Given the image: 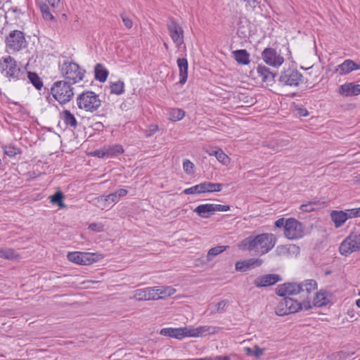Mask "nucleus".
Instances as JSON below:
<instances>
[{"label": "nucleus", "mask_w": 360, "mask_h": 360, "mask_svg": "<svg viewBox=\"0 0 360 360\" xmlns=\"http://www.w3.org/2000/svg\"><path fill=\"white\" fill-rule=\"evenodd\" d=\"M276 242L277 239L273 233H264L245 238L238 243V247L241 250L254 251L263 255L272 250Z\"/></svg>", "instance_id": "obj_1"}, {"label": "nucleus", "mask_w": 360, "mask_h": 360, "mask_svg": "<svg viewBox=\"0 0 360 360\" xmlns=\"http://www.w3.org/2000/svg\"><path fill=\"white\" fill-rule=\"evenodd\" d=\"M1 74L9 81L25 79L27 70L20 68L17 61L11 56H6L0 61Z\"/></svg>", "instance_id": "obj_2"}, {"label": "nucleus", "mask_w": 360, "mask_h": 360, "mask_svg": "<svg viewBox=\"0 0 360 360\" xmlns=\"http://www.w3.org/2000/svg\"><path fill=\"white\" fill-rule=\"evenodd\" d=\"M59 70L67 82L71 84H76L82 81L85 74L84 70L68 58L59 63Z\"/></svg>", "instance_id": "obj_3"}, {"label": "nucleus", "mask_w": 360, "mask_h": 360, "mask_svg": "<svg viewBox=\"0 0 360 360\" xmlns=\"http://www.w3.org/2000/svg\"><path fill=\"white\" fill-rule=\"evenodd\" d=\"M278 228L283 227L284 236L289 240H297L304 236V228L301 222L294 218L278 219L275 221Z\"/></svg>", "instance_id": "obj_4"}, {"label": "nucleus", "mask_w": 360, "mask_h": 360, "mask_svg": "<svg viewBox=\"0 0 360 360\" xmlns=\"http://www.w3.org/2000/svg\"><path fill=\"white\" fill-rule=\"evenodd\" d=\"M311 309L309 301L298 302L289 297H283L276 307V313L278 316H284L295 313L300 310Z\"/></svg>", "instance_id": "obj_5"}, {"label": "nucleus", "mask_w": 360, "mask_h": 360, "mask_svg": "<svg viewBox=\"0 0 360 360\" xmlns=\"http://www.w3.org/2000/svg\"><path fill=\"white\" fill-rule=\"evenodd\" d=\"M71 83L60 80L55 82L51 87V94L60 104H66L73 98L74 91Z\"/></svg>", "instance_id": "obj_6"}, {"label": "nucleus", "mask_w": 360, "mask_h": 360, "mask_svg": "<svg viewBox=\"0 0 360 360\" xmlns=\"http://www.w3.org/2000/svg\"><path fill=\"white\" fill-rule=\"evenodd\" d=\"M76 103L80 110L89 112H94L101 105L99 96L92 91H84L79 94Z\"/></svg>", "instance_id": "obj_7"}, {"label": "nucleus", "mask_w": 360, "mask_h": 360, "mask_svg": "<svg viewBox=\"0 0 360 360\" xmlns=\"http://www.w3.org/2000/svg\"><path fill=\"white\" fill-rule=\"evenodd\" d=\"M360 250V234L351 233L340 245L339 252L343 256Z\"/></svg>", "instance_id": "obj_8"}, {"label": "nucleus", "mask_w": 360, "mask_h": 360, "mask_svg": "<svg viewBox=\"0 0 360 360\" xmlns=\"http://www.w3.org/2000/svg\"><path fill=\"white\" fill-rule=\"evenodd\" d=\"M6 49L12 51H19L26 47L25 34L20 30L11 31L5 40Z\"/></svg>", "instance_id": "obj_9"}, {"label": "nucleus", "mask_w": 360, "mask_h": 360, "mask_svg": "<svg viewBox=\"0 0 360 360\" xmlns=\"http://www.w3.org/2000/svg\"><path fill=\"white\" fill-rule=\"evenodd\" d=\"M68 259L79 265H89L101 259V255L91 252H74L68 253Z\"/></svg>", "instance_id": "obj_10"}, {"label": "nucleus", "mask_w": 360, "mask_h": 360, "mask_svg": "<svg viewBox=\"0 0 360 360\" xmlns=\"http://www.w3.org/2000/svg\"><path fill=\"white\" fill-rule=\"evenodd\" d=\"M302 78L298 70L289 68L281 72L278 82L282 86H297L302 83Z\"/></svg>", "instance_id": "obj_11"}, {"label": "nucleus", "mask_w": 360, "mask_h": 360, "mask_svg": "<svg viewBox=\"0 0 360 360\" xmlns=\"http://www.w3.org/2000/svg\"><path fill=\"white\" fill-rule=\"evenodd\" d=\"M167 27L169 36L177 47L184 44V30L178 22L173 18L167 21Z\"/></svg>", "instance_id": "obj_12"}, {"label": "nucleus", "mask_w": 360, "mask_h": 360, "mask_svg": "<svg viewBox=\"0 0 360 360\" xmlns=\"http://www.w3.org/2000/svg\"><path fill=\"white\" fill-rule=\"evenodd\" d=\"M222 189L221 184H214L205 181L184 191L187 195L198 194L207 192H219Z\"/></svg>", "instance_id": "obj_13"}, {"label": "nucleus", "mask_w": 360, "mask_h": 360, "mask_svg": "<svg viewBox=\"0 0 360 360\" xmlns=\"http://www.w3.org/2000/svg\"><path fill=\"white\" fill-rule=\"evenodd\" d=\"M262 58L267 65L275 68L280 67L284 61L280 53L273 48L264 49L262 53Z\"/></svg>", "instance_id": "obj_14"}, {"label": "nucleus", "mask_w": 360, "mask_h": 360, "mask_svg": "<svg viewBox=\"0 0 360 360\" xmlns=\"http://www.w3.org/2000/svg\"><path fill=\"white\" fill-rule=\"evenodd\" d=\"M158 287H148L137 289L133 292V298L138 301L157 300H158Z\"/></svg>", "instance_id": "obj_15"}, {"label": "nucleus", "mask_w": 360, "mask_h": 360, "mask_svg": "<svg viewBox=\"0 0 360 360\" xmlns=\"http://www.w3.org/2000/svg\"><path fill=\"white\" fill-rule=\"evenodd\" d=\"M221 328L213 326H200L196 328L188 327V337L202 338L208 335H213L218 333Z\"/></svg>", "instance_id": "obj_16"}, {"label": "nucleus", "mask_w": 360, "mask_h": 360, "mask_svg": "<svg viewBox=\"0 0 360 360\" xmlns=\"http://www.w3.org/2000/svg\"><path fill=\"white\" fill-rule=\"evenodd\" d=\"M276 294L280 297H285L290 295H297L302 292V287L300 283H285L279 285L276 288Z\"/></svg>", "instance_id": "obj_17"}, {"label": "nucleus", "mask_w": 360, "mask_h": 360, "mask_svg": "<svg viewBox=\"0 0 360 360\" xmlns=\"http://www.w3.org/2000/svg\"><path fill=\"white\" fill-rule=\"evenodd\" d=\"M300 253V248L294 244L279 245L274 254L277 257H291Z\"/></svg>", "instance_id": "obj_18"}, {"label": "nucleus", "mask_w": 360, "mask_h": 360, "mask_svg": "<svg viewBox=\"0 0 360 360\" xmlns=\"http://www.w3.org/2000/svg\"><path fill=\"white\" fill-rule=\"evenodd\" d=\"M282 280L278 274H271L260 276L254 281V284L257 288L273 285Z\"/></svg>", "instance_id": "obj_19"}, {"label": "nucleus", "mask_w": 360, "mask_h": 360, "mask_svg": "<svg viewBox=\"0 0 360 360\" xmlns=\"http://www.w3.org/2000/svg\"><path fill=\"white\" fill-rule=\"evenodd\" d=\"M160 334L178 340L188 337V327L183 328H165L160 330Z\"/></svg>", "instance_id": "obj_20"}, {"label": "nucleus", "mask_w": 360, "mask_h": 360, "mask_svg": "<svg viewBox=\"0 0 360 360\" xmlns=\"http://www.w3.org/2000/svg\"><path fill=\"white\" fill-rule=\"evenodd\" d=\"M257 77L266 85H271L274 82L275 75L264 65H258L256 68Z\"/></svg>", "instance_id": "obj_21"}, {"label": "nucleus", "mask_w": 360, "mask_h": 360, "mask_svg": "<svg viewBox=\"0 0 360 360\" xmlns=\"http://www.w3.org/2000/svg\"><path fill=\"white\" fill-rule=\"evenodd\" d=\"M338 93L343 96H354L360 94V84L345 83L339 86Z\"/></svg>", "instance_id": "obj_22"}, {"label": "nucleus", "mask_w": 360, "mask_h": 360, "mask_svg": "<svg viewBox=\"0 0 360 360\" xmlns=\"http://www.w3.org/2000/svg\"><path fill=\"white\" fill-rule=\"evenodd\" d=\"M360 70V64H357L352 60L347 59L342 63L339 65L336 70L340 75H347L353 70Z\"/></svg>", "instance_id": "obj_23"}, {"label": "nucleus", "mask_w": 360, "mask_h": 360, "mask_svg": "<svg viewBox=\"0 0 360 360\" xmlns=\"http://www.w3.org/2000/svg\"><path fill=\"white\" fill-rule=\"evenodd\" d=\"M177 65L179 69V83L184 84L186 82L188 78V60L185 58L177 59Z\"/></svg>", "instance_id": "obj_24"}, {"label": "nucleus", "mask_w": 360, "mask_h": 360, "mask_svg": "<svg viewBox=\"0 0 360 360\" xmlns=\"http://www.w3.org/2000/svg\"><path fill=\"white\" fill-rule=\"evenodd\" d=\"M60 118L67 127L76 129L78 125L77 120L75 115L68 110H65L60 113Z\"/></svg>", "instance_id": "obj_25"}, {"label": "nucleus", "mask_w": 360, "mask_h": 360, "mask_svg": "<svg viewBox=\"0 0 360 360\" xmlns=\"http://www.w3.org/2000/svg\"><path fill=\"white\" fill-rule=\"evenodd\" d=\"M330 218L335 228L342 226L347 221L346 215L342 210H333L330 212Z\"/></svg>", "instance_id": "obj_26"}, {"label": "nucleus", "mask_w": 360, "mask_h": 360, "mask_svg": "<svg viewBox=\"0 0 360 360\" xmlns=\"http://www.w3.org/2000/svg\"><path fill=\"white\" fill-rule=\"evenodd\" d=\"M194 212L202 218H208L214 212L213 204H202L197 206Z\"/></svg>", "instance_id": "obj_27"}, {"label": "nucleus", "mask_w": 360, "mask_h": 360, "mask_svg": "<svg viewBox=\"0 0 360 360\" xmlns=\"http://www.w3.org/2000/svg\"><path fill=\"white\" fill-rule=\"evenodd\" d=\"M234 59L240 64L248 65L250 63V55L245 49L232 52Z\"/></svg>", "instance_id": "obj_28"}, {"label": "nucleus", "mask_w": 360, "mask_h": 360, "mask_svg": "<svg viewBox=\"0 0 360 360\" xmlns=\"http://www.w3.org/2000/svg\"><path fill=\"white\" fill-rule=\"evenodd\" d=\"M95 78L100 82H104L108 76V70L101 64L98 63L94 68Z\"/></svg>", "instance_id": "obj_29"}, {"label": "nucleus", "mask_w": 360, "mask_h": 360, "mask_svg": "<svg viewBox=\"0 0 360 360\" xmlns=\"http://www.w3.org/2000/svg\"><path fill=\"white\" fill-rule=\"evenodd\" d=\"M300 286L302 287V292H306L307 294H310L317 288V283L314 279H307L300 283Z\"/></svg>", "instance_id": "obj_30"}, {"label": "nucleus", "mask_w": 360, "mask_h": 360, "mask_svg": "<svg viewBox=\"0 0 360 360\" xmlns=\"http://www.w3.org/2000/svg\"><path fill=\"white\" fill-rule=\"evenodd\" d=\"M106 150L107 158L116 157L124 153V150L121 145L115 144L113 146H105Z\"/></svg>", "instance_id": "obj_31"}, {"label": "nucleus", "mask_w": 360, "mask_h": 360, "mask_svg": "<svg viewBox=\"0 0 360 360\" xmlns=\"http://www.w3.org/2000/svg\"><path fill=\"white\" fill-rule=\"evenodd\" d=\"M30 82L37 89L40 90L43 86V82L41 78L35 72H27V75Z\"/></svg>", "instance_id": "obj_32"}, {"label": "nucleus", "mask_w": 360, "mask_h": 360, "mask_svg": "<svg viewBox=\"0 0 360 360\" xmlns=\"http://www.w3.org/2000/svg\"><path fill=\"white\" fill-rule=\"evenodd\" d=\"M18 257L15 250L10 248H0V258L12 260Z\"/></svg>", "instance_id": "obj_33"}, {"label": "nucleus", "mask_w": 360, "mask_h": 360, "mask_svg": "<svg viewBox=\"0 0 360 360\" xmlns=\"http://www.w3.org/2000/svg\"><path fill=\"white\" fill-rule=\"evenodd\" d=\"M96 200L98 202L103 203L104 206H105L106 204L115 203L119 201L117 195H116L115 192L108 195L100 196Z\"/></svg>", "instance_id": "obj_34"}, {"label": "nucleus", "mask_w": 360, "mask_h": 360, "mask_svg": "<svg viewBox=\"0 0 360 360\" xmlns=\"http://www.w3.org/2000/svg\"><path fill=\"white\" fill-rule=\"evenodd\" d=\"M328 302V299L326 295V292L323 291H319L316 292L314 298V304L316 307H323L327 304Z\"/></svg>", "instance_id": "obj_35"}, {"label": "nucleus", "mask_w": 360, "mask_h": 360, "mask_svg": "<svg viewBox=\"0 0 360 360\" xmlns=\"http://www.w3.org/2000/svg\"><path fill=\"white\" fill-rule=\"evenodd\" d=\"M110 89L111 94L121 95L124 91V84L120 80L111 82L110 84Z\"/></svg>", "instance_id": "obj_36"}, {"label": "nucleus", "mask_w": 360, "mask_h": 360, "mask_svg": "<svg viewBox=\"0 0 360 360\" xmlns=\"http://www.w3.org/2000/svg\"><path fill=\"white\" fill-rule=\"evenodd\" d=\"M158 291V300L162 299L165 297L171 296L174 294L176 290L170 286H157Z\"/></svg>", "instance_id": "obj_37"}, {"label": "nucleus", "mask_w": 360, "mask_h": 360, "mask_svg": "<svg viewBox=\"0 0 360 360\" xmlns=\"http://www.w3.org/2000/svg\"><path fill=\"white\" fill-rule=\"evenodd\" d=\"M63 198L64 195L60 191H57L53 195L49 196L50 201L53 204H56L60 208L66 207V205L63 202Z\"/></svg>", "instance_id": "obj_38"}, {"label": "nucleus", "mask_w": 360, "mask_h": 360, "mask_svg": "<svg viewBox=\"0 0 360 360\" xmlns=\"http://www.w3.org/2000/svg\"><path fill=\"white\" fill-rule=\"evenodd\" d=\"M229 246L219 245L210 249L207 255V260L211 261L214 257L225 251Z\"/></svg>", "instance_id": "obj_39"}, {"label": "nucleus", "mask_w": 360, "mask_h": 360, "mask_svg": "<svg viewBox=\"0 0 360 360\" xmlns=\"http://www.w3.org/2000/svg\"><path fill=\"white\" fill-rule=\"evenodd\" d=\"M185 116V112L180 108L171 109L169 112V119L172 122L182 120Z\"/></svg>", "instance_id": "obj_40"}, {"label": "nucleus", "mask_w": 360, "mask_h": 360, "mask_svg": "<svg viewBox=\"0 0 360 360\" xmlns=\"http://www.w3.org/2000/svg\"><path fill=\"white\" fill-rule=\"evenodd\" d=\"M40 11L41 12L42 16L46 20H51L53 18V16L50 12L49 8L48 5L44 3H41L39 4Z\"/></svg>", "instance_id": "obj_41"}, {"label": "nucleus", "mask_w": 360, "mask_h": 360, "mask_svg": "<svg viewBox=\"0 0 360 360\" xmlns=\"http://www.w3.org/2000/svg\"><path fill=\"white\" fill-rule=\"evenodd\" d=\"M346 215L347 220L348 219L355 218L360 217V207L359 208H353V209H347L343 211Z\"/></svg>", "instance_id": "obj_42"}, {"label": "nucleus", "mask_w": 360, "mask_h": 360, "mask_svg": "<svg viewBox=\"0 0 360 360\" xmlns=\"http://www.w3.org/2000/svg\"><path fill=\"white\" fill-rule=\"evenodd\" d=\"M4 150V153L8 157H14L20 153L19 149L13 146H6Z\"/></svg>", "instance_id": "obj_43"}, {"label": "nucleus", "mask_w": 360, "mask_h": 360, "mask_svg": "<svg viewBox=\"0 0 360 360\" xmlns=\"http://www.w3.org/2000/svg\"><path fill=\"white\" fill-rule=\"evenodd\" d=\"M216 158L219 162L222 163L224 165H227L229 163V158L227 156L226 154L224 153L222 150L218 151V153H217Z\"/></svg>", "instance_id": "obj_44"}, {"label": "nucleus", "mask_w": 360, "mask_h": 360, "mask_svg": "<svg viewBox=\"0 0 360 360\" xmlns=\"http://www.w3.org/2000/svg\"><path fill=\"white\" fill-rule=\"evenodd\" d=\"M227 300H221L219 302H218L217 304H216V309H213L212 311V314H214V313H222L225 311V309H226V307L227 305Z\"/></svg>", "instance_id": "obj_45"}, {"label": "nucleus", "mask_w": 360, "mask_h": 360, "mask_svg": "<svg viewBox=\"0 0 360 360\" xmlns=\"http://www.w3.org/2000/svg\"><path fill=\"white\" fill-rule=\"evenodd\" d=\"M120 18H121L124 26L127 29H131L133 27L132 20L125 13H120Z\"/></svg>", "instance_id": "obj_46"}, {"label": "nucleus", "mask_w": 360, "mask_h": 360, "mask_svg": "<svg viewBox=\"0 0 360 360\" xmlns=\"http://www.w3.org/2000/svg\"><path fill=\"white\" fill-rule=\"evenodd\" d=\"M193 167L194 165L189 160H185L183 162V169L184 172L187 174L193 173Z\"/></svg>", "instance_id": "obj_47"}, {"label": "nucleus", "mask_w": 360, "mask_h": 360, "mask_svg": "<svg viewBox=\"0 0 360 360\" xmlns=\"http://www.w3.org/2000/svg\"><path fill=\"white\" fill-rule=\"evenodd\" d=\"M244 263H245V266L247 269H248L250 266L253 265H256L257 266H260L262 263V261L259 259H250L248 260H245Z\"/></svg>", "instance_id": "obj_48"}, {"label": "nucleus", "mask_w": 360, "mask_h": 360, "mask_svg": "<svg viewBox=\"0 0 360 360\" xmlns=\"http://www.w3.org/2000/svg\"><path fill=\"white\" fill-rule=\"evenodd\" d=\"M214 212H226L230 210L229 205L213 204Z\"/></svg>", "instance_id": "obj_49"}, {"label": "nucleus", "mask_w": 360, "mask_h": 360, "mask_svg": "<svg viewBox=\"0 0 360 360\" xmlns=\"http://www.w3.org/2000/svg\"><path fill=\"white\" fill-rule=\"evenodd\" d=\"M300 209L304 212H310L314 210V204L309 202L300 205Z\"/></svg>", "instance_id": "obj_50"}, {"label": "nucleus", "mask_w": 360, "mask_h": 360, "mask_svg": "<svg viewBox=\"0 0 360 360\" xmlns=\"http://www.w3.org/2000/svg\"><path fill=\"white\" fill-rule=\"evenodd\" d=\"M94 155L99 158H107L105 148L103 147L101 149L96 150L94 152Z\"/></svg>", "instance_id": "obj_51"}, {"label": "nucleus", "mask_w": 360, "mask_h": 360, "mask_svg": "<svg viewBox=\"0 0 360 360\" xmlns=\"http://www.w3.org/2000/svg\"><path fill=\"white\" fill-rule=\"evenodd\" d=\"M158 130V127L155 124H151L148 127V129L146 130V136H150L153 134H154Z\"/></svg>", "instance_id": "obj_52"}, {"label": "nucleus", "mask_w": 360, "mask_h": 360, "mask_svg": "<svg viewBox=\"0 0 360 360\" xmlns=\"http://www.w3.org/2000/svg\"><path fill=\"white\" fill-rule=\"evenodd\" d=\"M264 349H261L257 345H255L253 349V356L258 359L264 354Z\"/></svg>", "instance_id": "obj_53"}, {"label": "nucleus", "mask_w": 360, "mask_h": 360, "mask_svg": "<svg viewBox=\"0 0 360 360\" xmlns=\"http://www.w3.org/2000/svg\"><path fill=\"white\" fill-rule=\"evenodd\" d=\"M235 268L237 271H245L248 270L245 266V263H244V261L237 262L235 264Z\"/></svg>", "instance_id": "obj_54"}, {"label": "nucleus", "mask_w": 360, "mask_h": 360, "mask_svg": "<svg viewBox=\"0 0 360 360\" xmlns=\"http://www.w3.org/2000/svg\"><path fill=\"white\" fill-rule=\"evenodd\" d=\"M296 112L300 117H307L309 115L307 110L304 108H297Z\"/></svg>", "instance_id": "obj_55"}, {"label": "nucleus", "mask_w": 360, "mask_h": 360, "mask_svg": "<svg viewBox=\"0 0 360 360\" xmlns=\"http://www.w3.org/2000/svg\"><path fill=\"white\" fill-rule=\"evenodd\" d=\"M115 193L117 195L118 200H120V198L125 196L128 193V191L126 189L121 188L116 191Z\"/></svg>", "instance_id": "obj_56"}, {"label": "nucleus", "mask_w": 360, "mask_h": 360, "mask_svg": "<svg viewBox=\"0 0 360 360\" xmlns=\"http://www.w3.org/2000/svg\"><path fill=\"white\" fill-rule=\"evenodd\" d=\"M221 148H212L210 150H208L207 152L209 154V155L211 156H215L217 157V153H218V151L221 150Z\"/></svg>", "instance_id": "obj_57"}, {"label": "nucleus", "mask_w": 360, "mask_h": 360, "mask_svg": "<svg viewBox=\"0 0 360 360\" xmlns=\"http://www.w3.org/2000/svg\"><path fill=\"white\" fill-rule=\"evenodd\" d=\"M46 1L53 8H58L60 3V0H46Z\"/></svg>", "instance_id": "obj_58"}, {"label": "nucleus", "mask_w": 360, "mask_h": 360, "mask_svg": "<svg viewBox=\"0 0 360 360\" xmlns=\"http://www.w3.org/2000/svg\"><path fill=\"white\" fill-rule=\"evenodd\" d=\"M212 360H231L230 357L229 356H211Z\"/></svg>", "instance_id": "obj_59"}, {"label": "nucleus", "mask_w": 360, "mask_h": 360, "mask_svg": "<svg viewBox=\"0 0 360 360\" xmlns=\"http://www.w3.org/2000/svg\"><path fill=\"white\" fill-rule=\"evenodd\" d=\"M244 352L248 356L253 355V349L250 347H244Z\"/></svg>", "instance_id": "obj_60"}, {"label": "nucleus", "mask_w": 360, "mask_h": 360, "mask_svg": "<svg viewBox=\"0 0 360 360\" xmlns=\"http://www.w3.org/2000/svg\"><path fill=\"white\" fill-rule=\"evenodd\" d=\"M89 229H91V230L93 231H100V229L98 228V224H91L89 225Z\"/></svg>", "instance_id": "obj_61"}, {"label": "nucleus", "mask_w": 360, "mask_h": 360, "mask_svg": "<svg viewBox=\"0 0 360 360\" xmlns=\"http://www.w3.org/2000/svg\"><path fill=\"white\" fill-rule=\"evenodd\" d=\"M245 1H247L250 6L255 7L257 4V0H244Z\"/></svg>", "instance_id": "obj_62"}, {"label": "nucleus", "mask_w": 360, "mask_h": 360, "mask_svg": "<svg viewBox=\"0 0 360 360\" xmlns=\"http://www.w3.org/2000/svg\"><path fill=\"white\" fill-rule=\"evenodd\" d=\"M186 360H212L211 356L209 357H204V358H199V359H188Z\"/></svg>", "instance_id": "obj_63"}, {"label": "nucleus", "mask_w": 360, "mask_h": 360, "mask_svg": "<svg viewBox=\"0 0 360 360\" xmlns=\"http://www.w3.org/2000/svg\"><path fill=\"white\" fill-rule=\"evenodd\" d=\"M356 306L360 308V298L356 301Z\"/></svg>", "instance_id": "obj_64"}]
</instances>
